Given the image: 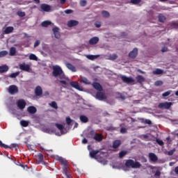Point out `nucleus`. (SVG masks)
Wrapping results in <instances>:
<instances>
[{"label":"nucleus","instance_id":"9d476101","mask_svg":"<svg viewBox=\"0 0 178 178\" xmlns=\"http://www.w3.org/2000/svg\"><path fill=\"white\" fill-rule=\"evenodd\" d=\"M19 69L20 70H23V72H30V65L26 64V63H22V64H19Z\"/></svg>","mask_w":178,"mask_h":178},{"label":"nucleus","instance_id":"4c0bfd02","mask_svg":"<svg viewBox=\"0 0 178 178\" xmlns=\"http://www.w3.org/2000/svg\"><path fill=\"white\" fill-rule=\"evenodd\" d=\"M8 148H10V149H13V148H15V149H17L19 148V145L16 143H13L10 146H8Z\"/></svg>","mask_w":178,"mask_h":178},{"label":"nucleus","instance_id":"e433bc0d","mask_svg":"<svg viewBox=\"0 0 178 178\" xmlns=\"http://www.w3.org/2000/svg\"><path fill=\"white\" fill-rule=\"evenodd\" d=\"M49 105L51 106V108H54V109H58V104H56V102H51Z\"/></svg>","mask_w":178,"mask_h":178},{"label":"nucleus","instance_id":"6e6552de","mask_svg":"<svg viewBox=\"0 0 178 178\" xmlns=\"http://www.w3.org/2000/svg\"><path fill=\"white\" fill-rule=\"evenodd\" d=\"M81 136L83 137V139L82 140V144H87V143H88V138H90V131H84Z\"/></svg>","mask_w":178,"mask_h":178},{"label":"nucleus","instance_id":"603ef678","mask_svg":"<svg viewBox=\"0 0 178 178\" xmlns=\"http://www.w3.org/2000/svg\"><path fill=\"white\" fill-rule=\"evenodd\" d=\"M141 2V0H131V3H133V5H138Z\"/></svg>","mask_w":178,"mask_h":178},{"label":"nucleus","instance_id":"473e14b6","mask_svg":"<svg viewBox=\"0 0 178 178\" xmlns=\"http://www.w3.org/2000/svg\"><path fill=\"white\" fill-rule=\"evenodd\" d=\"M80 120L83 123H87V122H88V118H87L86 115H81Z\"/></svg>","mask_w":178,"mask_h":178},{"label":"nucleus","instance_id":"20e7f679","mask_svg":"<svg viewBox=\"0 0 178 178\" xmlns=\"http://www.w3.org/2000/svg\"><path fill=\"white\" fill-rule=\"evenodd\" d=\"M120 79L123 81V83H125L126 84H136V80H134V79H133V77L131 76L127 77L124 75H122L120 76Z\"/></svg>","mask_w":178,"mask_h":178},{"label":"nucleus","instance_id":"f257e3e1","mask_svg":"<svg viewBox=\"0 0 178 178\" xmlns=\"http://www.w3.org/2000/svg\"><path fill=\"white\" fill-rule=\"evenodd\" d=\"M52 74L54 77H58V80L61 84L63 86H69V78L66 77L65 75V72H63V70L59 65H54L53 66V72Z\"/></svg>","mask_w":178,"mask_h":178},{"label":"nucleus","instance_id":"69168bd1","mask_svg":"<svg viewBox=\"0 0 178 178\" xmlns=\"http://www.w3.org/2000/svg\"><path fill=\"white\" fill-rule=\"evenodd\" d=\"M65 175L66 176V178H72V175H70V172H67Z\"/></svg>","mask_w":178,"mask_h":178},{"label":"nucleus","instance_id":"4468645a","mask_svg":"<svg viewBox=\"0 0 178 178\" xmlns=\"http://www.w3.org/2000/svg\"><path fill=\"white\" fill-rule=\"evenodd\" d=\"M52 31H53L55 38H57V40H59V38H60V33L59 32V28L56 26L53 28Z\"/></svg>","mask_w":178,"mask_h":178},{"label":"nucleus","instance_id":"774afa93","mask_svg":"<svg viewBox=\"0 0 178 178\" xmlns=\"http://www.w3.org/2000/svg\"><path fill=\"white\" fill-rule=\"evenodd\" d=\"M175 172L178 175V166L175 167Z\"/></svg>","mask_w":178,"mask_h":178},{"label":"nucleus","instance_id":"9b49d317","mask_svg":"<svg viewBox=\"0 0 178 178\" xmlns=\"http://www.w3.org/2000/svg\"><path fill=\"white\" fill-rule=\"evenodd\" d=\"M40 10L41 12H51V6L47 3H42L40 5Z\"/></svg>","mask_w":178,"mask_h":178},{"label":"nucleus","instance_id":"864d4df0","mask_svg":"<svg viewBox=\"0 0 178 178\" xmlns=\"http://www.w3.org/2000/svg\"><path fill=\"white\" fill-rule=\"evenodd\" d=\"M163 84V82L162 81H156L154 83V86H156V87H159V86H162Z\"/></svg>","mask_w":178,"mask_h":178},{"label":"nucleus","instance_id":"f704fd0d","mask_svg":"<svg viewBox=\"0 0 178 178\" xmlns=\"http://www.w3.org/2000/svg\"><path fill=\"white\" fill-rule=\"evenodd\" d=\"M98 152H99V151H98V150H93V151L90 152V158H95V156H97V154H98Z\"/></svg>","mask_w":178,"mask_h":178},{"label":"nucleus","instance_id":"4d7b16f0","mask_svg":"<svg viewBox=\"0 0 178 178\" xmlns=\"http://www.w3.org/2000/svg\"><path fill=\"white\" fill-rule=\"evenodd\" d=\"M161 177V171L156 170L154 174V177Z\"/></svg>","mask_w":178,"mask_h":178},{"label":"nucleus","instance_id":"c03bdc74","mask_svg":"<svg viewBox=\"0 0 178 178\" xmlns=\"http://www.w3.org/2000/svg\"><path fill=\"white\" fill-rule=\"evenodd\" d=\"M19 74H20V72H15V73H13L10 75V77H11V79H16V76H19Z\"/></svg>","mask_w":178,"mask_h":178},{"label":"nucleus","instance_id":"b1692460","mask_svg":"<svg viewBox=\"0 0 178 178\" xmlns=\"http://www.w3.org/2000/svg\"><path fill=\"white\" fill-rule=\"evenodd\" d=\"M79 81L80 83H83V84H86V86L90 84V81L84 76H81Z\"/></svg>","mask_w":178,"mask_h":178},{"label":"nucleus","instance_id":"c85d7f7f","mask_svg":"<svg viewBox=\"0 0 178 178\" xmlns=\"http://www.w3.org/2000/svg\"><path fill=\"white\" fill-rule=\"evenodd\" d=\"M126 155H127V151L122 150L119 153V158L122 159L124 156H126Z\"/></svg>","mask_w":178,"mask_h":178},{"label":"nucleus","instance_id":"aec40b11","mask_svg":"<svg viewBox=\"0 0 178 178\" xmlns=\"http://www.w3.org/2000/svg\"><path fill=\"white\" fill-rule=\"evenodd\" d=\"M65 66L67 67V69H69V70H71V72H76V67H74V65H73L72 63H65Z\"/></svg>","mask_w":178,"mask_h":178},{"label":"nucleus","instance_id":"0eeeda50","mask_svg":"<svg viewBox=\"0 0 178 178\" xmlns=\"http://www.w3.org/2000/svg\"><path fill=\"white\" fill-rule=\"evenodd\" d=\"M95 98L96 99H99V101H105L108 97L104 92L98 91L96 93Z\"/></svg>","mask_w":178,"mask_h":178},{"label":"nucleus","instance_id":"13d9d810","mask_svg":"<svg viewBox=\"0 0 178 178\" xmlns=\"http://www.w3.org/2000/svg\"><path fill=\"white\" fill-rule=\"evenodd\" d=\"M120 133L122 134H124V133H127V129L124 127L120 129Z\"/></svg>","mask_w":178,"mask_h":178},{"label":"nucleus","instance_id":"f03ea898","mask_svg":"<svg viewBox=\"0 0 178 178\" xmlns=\"http://www.w3.org/2000/svg\"><path fill=\"white\" fill-rule=\"evenodd\" d=\"M125 166L127 168H132V169H139V168H141V164L138 161L134 162V160L129 159L125 162Z\"/></svg>","mask_w":178,"mask_h":178},{"label":"nucleus","instance_id":"1a4fd4ad","mask_svg":"<svg viewBox=\"0 0 178 178\" xmlns=\"http://www.w3.org/2000/svg\"><path fill=\"white\" fill-rule=\"evenodd\" d=\"M8 92H10L11 95H15V94H17V92H19V89L17 88V86L11 85L8 88Z\"/></svg>","mask_w":178,"mask_h":178},{"label":"nucleus","instance_id":"37998d69","mask_svg":"<svg viewBox=\"0 0 178 178\" xmlns=\"http://www.w3.org/2000/svg\"><path fill=\"white\" fill-rule=\"evenodd\" d=\"M68 168H69V165H63V170L64 172V175H66V173H69V171L67 170Z\"/></svg>","mask_w":178,"mask_h":178},{"label":"nucleus","instance_id":"dca6fc26","mask_svg":"<svg viewBox=\"0 0 178 178\" xmlns=\"http://www.w3.org/2000/svg\"><path fill=\"white\" fill-rule=\"evenodd\" d=\"M57 161H58V162H60V165H62V166H66V165H69L67 160H66V159H63V157L58 156L57 158Z\"/></svg>","mask_w":178,"mask_h":178},{"label":"nucleus","instance_id":"f8f14e48","mask_svg":"<svg viewBox=\"0 0 178 178\" xmlns=\"http://www.w3.org/2000/svg\"><path fill=\"white\" fill-rule=\"evenodd\" d=\"M138 55V49L134 48L129 54V57L131 58V59H136L137 58V56Z\"/></svg>","mask_w":178,"mask_h":178},{"label":"nucleus","instance_id":"5701e85b","mask_svg":"<svg viewBox=\"0 0 178 178\" xmlns=\"http://www.w3.org/2000/svg\"><path fill=\"white\" fill-rule=\"evenodd\" d=\"M99 41V38L98 37H93L90 40V45H95V44H98Z\"/></svg>","mask_w":178,"mask_h":178},{"label":"nucleus","instance_id":"ddd939ff","mask_svg":"<svg viewBox=\"0 0 178 178\" xmlns=\"http://www.w3.org/2000/svg\"><path fill=\"white\" fill-rule=\"evenodd\" d=\"M26 103L24 99H19L17 102V106L21 111H23L26 108Z\"/></svg>","mask_w":178,"mask_h":178},{"label":"nucleus","instance_id":"ea45409f","mask_svg":"<svg viewBox=\"0 0 178 178\" xmlns=\"http://www.w3.org/2000/svg\"><path fill=\"white\" fill-rule=\"evenodd\" d=\"M102 15L103 17H109L111 16V15L109 14V12H108L106 10H103L102 12Z\"/></svg>","mask_w":178,"mask_h":178},{"label":"nucleus","instance_id":"a878e982","mask_svg":"<svg viewBox=\"0 0 178 178\" xmlns=\"http://www.w3.org/2000/svg\"><path fill=\"white\" fill-rule=\"evenodd\" d=\"M9 70L8 65L0 66V73H5Z\"/></svg>","mask_w":178,"mask_h":178},{"label":"nucleus","instance_id":"e2e57ef3","mask_svg":"<svg viewBox=\"0 0 178 178\" xmlns=\"http://www.w3.org/2000/svg\"><path fill=\"white\" fill-rule=\"evenodd\" d=\"M46 131H47V133H55V129H49V128H47V129H46Z\"/></svg>","mask_w":178,"mask_h":178},{"label":"nucleus","instance_id":"a18cd8bd","mask_svg":"<svg viewBox=\"0 0 178 178\" xmlns=\"http://www.w3.org/2000/svg\"><path fill=\"white\" fill-rule=\"evenodd\" d=\"M17 15L18 16H19V17H24V16H26V13L23 12V11H18L17 13Z\"/></svg>","mask_w":178,"mask_h":178},{"label":"nucleus","instance_id":"052dcab7","mask_svg":"<svg viewBox=\"0 0 178 178\" xmlns=\"http://www.w3.org/2000/svg\"><path fill=\"white\" fill-rule=\"evenodd\" d=\"M66 123L67 124H70L72 123V119L70 118V117L66 118Z\"/></svg>","mask_w":178,"mask_h":178},{"label":"nucleus","instance_id":"423d86ee","mask_svg":"<svg viewBox=\"0 0 178 178\" xmlns=\"http://www.w3.org/2000/svg\"><path fill=\"white\" fill-rule=\"evenodd\" d=\"M173 103L165 102L163 103H159L158 105V108L159 109H170Z\"/></svg>","mask_w":178,"mask_h":178},{"label":"nucleus","instance_id":"cd10ccee","mask_svg":"<svg viewBox=\"0 0 178 178\" xmlns=\"http://www.w3.org/2000/svg\"><path fill=\"white\" fill-rule=\"evenodd\" d=\"M55 126L56 127H57V129H58V130H60L61 134H63V129H65V127H63V124H58V123H56Z\"/></svg>","mask_w":178,"mask_h":178},{"label":"nucleus","instance_id":"6ab92c4d","mask_svg":"<svg viewBox=\"0 0 178 178\" xmlns=\"http://www.w3.org/2000/svg\"><path fill=\"white\" fill-rule=\"evenodd\" d=\"M79 25V21L71 19L68 21L67 26L68 27H74L75 26Z\"/></svg>","mask_w":178,"mask_h":178},{"label":"nucleus","instance_id":"393cba45","mask_svg":"<svg viewBox=\"0 0 178 178\" xmlns=\"http://www.w3.org/2000/svg\"><path fill=\"white\" fill-rule=\"evenodd\" d=\"M136 79L137 80V83H139V84H142L143 81H145V79H144L141 75L136 76Z\"/></svg>","mask_w":178,"mask_h":178},{"label":"nucleus","instance_id":"39448f33","mask_svg":"<svg viewBox=\"0 0 178 178\" xmlns=\"http://www.w3.org/2000/svg\"><path fill=\"white\" fill-rule=\"evenodd\" d=\"M90 136H93V140L97 143H101L104 140V136L102 134L95 133L94 131H90Z\"/></svg>","mask_w":178,"mask_h":178},{"label":"nucleus","instance_id":"a211bd4d","mask_svg":"<svg viewBox=\"0 0 178 178\" xmlns=\"http://www.w3.org/2000/svg\"><path fill=\"white\" fill-rule=\"evenodd\" d=\"M93 88L97 90V91H102L104 88H102V86L98 82H95L92 83Z\"/></svg>","mask_w":178,"mask_h":178},{"label":"nucleus","instance_id":"2f4dec72","mask_svg":"<svg viewBox=\"0 0 178 178\" xmlns=\"http://www.w3.org/2000/svg\"><path fill=\"white\" fill-rule=\"evenodd\" d=\"M41 24L42 27H48V26H51L52 24V22H51L50 21H44L42 22Z\"/></svg>","mask_w":178,"mask_h":178},{"label":"nucleus","instance_id":"f3484780","mask_svg":"<svg viewBox=\"0 0 178 178\" xmlns=\"http://www.w3.org/2000/svg\"><path fill=\"white\" fill-rule=\"evenodd\" d=\"M149 159L152 162H156V161H158V156L152 152L149 153Z\"/></svg>","mask_w":178,"mask_h":178},{"label":"nucleus","instance_id":"7ed1b4c3","mask_svg":"<svg viewBox=\"0 0 178 178\" xmlns=\"http://www.w3.org/2000/svg\"><path fill=\"white\" fill-rule=\"evenodd\" d=\"M67 83H68V86H65L66 87H69V86H71L73 88H75L76 90H78V91H83V87L79 82L77 81H70V79L69 81H67Z\"/></svg>","mask_w":178,"mask_h":178},{"label":"nucleus","instance_id":"49530a36","mask_svg":"<svg viewBox=\"0 0 178 178\" xmlns=\"http://www.w3.org/2000/svg\"><path fill=\"white\" fill-rule=\"evenodd\" d=\"M99 58V55H90V60H94Z\"/></svg>","mask_w":178,"mask_h":178},{"label":"nucleus","instance_id":"5fc2aeb1","mask_svg":"<svg viewBox=\"0 0 178 178\" xmlns=\"http://www.w3.org/2000/svg\"><path fill=\"white\" fill-rule=\"evenodd\" d=\"M80 5H81V6H86V5H87V1L81 0L80 1Z\"/></svg>","mask_w":178,"mask_h":178},{"label":"nucleus","instance_id":"6e6d98bb","mask_svg":"<svg viewBox=\"0 0 178 178\" xmlns=\"http://www.w3.org/2000/svg\"><path fill=\"white\" fill-rule=\"evenodd\" d=\"M171 27L173 29H178V23L173 22L171 24Z\"/></svg>","mask_w":178,"mask_h":178},{"label":"nucleus","instance_id":"09e8293b","mask_svg":"<svg viewBox=\"0 0 178 178\" xmlns=\"http://www.w3.org/2000/svg\"><path fill=\"white\" fill-rule=\"evenodd\" d=\"M0 147L1 148H5V149L9 148V146L8 145H5L2 143V141L0 140Z\"/></svg>","mask_w":178,"mask_h":178},{"label":"nucleus","instance_id":"79ce46f5","mask_svg":"<svg viewBox=\"0 0 178 178\" xmlns=\"http://www.w3.org/2000/svg\"><path fill=\"white\" fill-rule=\"evenodd\" d=\"M38 162H42L44 161V155H42V154H39L38 155Z\"/></svg>","mask_w":178,"mask_h":178},{"label":"nucleus","instance_id":"bb28decb","mask_svg":"<svg viewBox=\"0 0 178 178\" xmlns=\"http://www.w3.org/2000/svg\"><path fill=\"white\" fill-rule=\"evenodd\" d=\"M13 26H8L6 28V29L4 30V33L5 34H10V33L13 32Z\"/></svg>","mask_w":178,"mask_h":178},{"label":"nucleus","instance_id":"8fccbe9b","mask_svg":"<svg viewBox=\"0 0 178 178\" xmlns=\"http://www.w3.org/2000/svg\"><path fill=\"white\" fill-rule=\"evenodd\" d=\"M7 54L8 51H0V58H3V56H6Z\"/></svg>","mask_w":178,"mask_h":178},{"label":"nucleus","instance_id":"3c124183","mask_svg":"<svg viewBox=\"0 0 178 178\" xmlns=\"http://www.w3.org/2000/svg\"><path fill=\"white\" fill-rule=\"evenodd\" d=\"M156 141L157 143V144H159V145H161V147H162V145H163V140H160L159 138H156Z\"/></svg>","mask_w":178,"mask_h":178},{"label":"nucleus","instance_id":"58836bf2","mask_svg":"<svg viewBox=\"0 0 178 178\" xmlns=\"http://www.w3.org/2000/svg\"><path fill=\"white\" fill-rule=\"evenodd\" d=\"M29 59L30 60H38V58L37 57V56L33 54H30Z\"/></svg>","mask_w":178,"mask_h":178},{"label":"nucleus","instance_id":"72a5a7b5","mask_svg":"<svg viewBox=\"0 0 178 178\" xmlns=\"http://www.w3.org/2000/svg\"><path fill=\"white\" fill-rule=\"evenodd\" d=\"M117 58H118V54H110L108 56V59L110 60H116Z\"/></svg>","mask_w":178,"mask_h":178},{"label":"nucleus","instance_id":"412c9836","mask_svg":"<svg viewBox=\"0 0 178 178\" xmlns=\"http://www.w3.org/2000/svg\"><path fill=\"white\" fill-rule=\"evenodd\" d=\"M120 145H122V141H120V140H115L113 143V148H114V149H116V148H119Z\"/></svg>","mask_w":178,"mask_h":178},{"label":"nucleus","instance_id":"4be33fe9","mask_svg":"<svg viewBox=\"0 0 178 178\" xmlns=\"http://www.w3.org/2000/svg\"><path fill=\"white\" fill-rule=\"evenodd\" d=\"M27 111L29 113L34 115V113L37 112V108H35L34 106H30L27 108Z\"/></svg>","mask_w":178,"mask_h":178},{"label":"nucleus","instance_id":"bf43d9fd","mask_svg":"<svg viewBox=\"0 0 178 178\" xmlns=\"http://www.w3.org/2000/svg\"><path fill=\"white\" fill-rule=\"evenodd\" d=\"M40 44H41V42L40 40H36L34 43V48H37Z\"/></svg>","mask_w":178,"mask_h":178},{"label":"nucleus","instance_id":"680f3d73","mask_svg":"<svg viewBox=\"0 0 178 178\" xmlns=\"http://www.w3.org/2000/svg\"><path fill=\"white\" fill-rule=\"evenodd\" d=\"M169 51V49L167 47H163L161 49V52H168Z\"/></svg>","mask_w":178,"mask_h":178},{"label":"nucleus","instance_id":"de8ad7c7","mask_svg":"<svg viewBox=\"0 0 178 178\" xmlns=\"http://www.w3.org/2000/svg\"><path fill=\"white\" fill-rule=\"evenodd\" d=\"M172 94V90H168L164 93L162 94V97H169V95Z\"/></svg>","mask_w":178,"mask_h":178},{"label":"nucleus","instance_id":"7c9ffc66","mask_svg":"<svg viewBox=\"0 0 178 178\" xmlns=\"http://www.w3.org/2000/svg\"><path fill=\"white\" fill-rule=\"evenodd\" d=\"M153 74H163V70L161 69H156L152 72Z\"/></svg>","mask_w":178,"mask_h":178},{"label":"nucleus","instance_id":"2eb2a0df","mask_svg":"<svg viewBox=\"0 0 178 178\" xmlns=\"http://www.w3.org/2000/svg\"><path fill=\"white\" fill-rule=\"evenodd\" d=\"M35 95L36 97H41V95H42V88H41V86H38L35 88Z\"/></svg>","mask_w":178,"mask_h":178},{"label":"nucleus","instance_id":"338daca9","mask_svg":"<svg viewBox=\"0 0 178 178\" xmlns=\"http://www.w3.org/2000/svg\"><path fill=\"white\" fill-rule=\"evenodd\" d=\"M145 123L146 124H151L152 122L149 120H145Z\"/></svg>","mask_w":178,"mask_h":178},{"label":"nucleus","instance_id":"c756f323","mask_svg":"<svg viewBox=\"0 0 178 178\" xmlns=\"http://www.w3.org/2000/svg\"><path fill=\"white\" fill-rule=\"evenodd\" d=\"M165 20H166V17L165 16H163V15L159 14V21L161 23H165Z\"/></svg>","mask_w":178,"mask_h":178},{"label":"nucleus","instance_id":"c9c22d12","mask_svg":"<svg viewBox=\"0 0 178 178\" xmlns=\"http://www.w3.org/2000/svg\"><path fill=\"white\" fill-rule=\"evenodd\" d=\"M10 56H15L16 55V47H11L10 49Z\"/></svg>","mask_w":178,"mask_h":178},{"label":"nucleus","instance_id":"0e129e2a","mask_svg":"<svg viewBox=\"0 0 178 178\" xmlns=\"http://www.w3.org/2000/svg\"><path fill=\"white\" fill-rule=\"evenodd\" d=\"M65 13H66V15H70V13H73V10L67 9L65 10Z\"/></svg>","mask_w":178,"mask_h":178},{"label":"nucleus","instance_id":"a19ab883","mask_svg":"<svg viewBox=\"0 0 178 178\" xmlns=\"http://www.w3.org/2000/svg\"><path fill=\"white\" fill-rule=\"evenodd\" d=\"M20 124L22 126V127H27V126H29V122L26 120H21Z\"/></svg>","mask_w":178,"mask_h":178}]
</instances>
